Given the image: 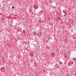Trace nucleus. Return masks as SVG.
Here are the masks:
<instances>
[{
	"mask_svg": "<svg viewBox=\"0 0 76 76\" xmlns=\"http://www.w3.org/2000/svg\"><path fill=\"white\" fill-rule=\"evenodd\" d=\"M23 32L24 34H25V31L23 30Z\"/></svg>",
	"mask_w": 76,
	"mask_h": 76,
	"instance_id": "nucleus-1",
	"label": "nucleus"
},
{
	"mask_svg": "<svg viewBox=\"0 0 76 76\" xmlns=\"http://www.w3.org/2000/svg\"><path fill=\"white\" fill-rule=\"evenodd\" d=\"M59 63H60V64H62V63H61V62H59Z\"/></svg>",
	"mask_w": 76,
	"mask_h": 76,
	"instance_id": "nucleus-2",
	"label": "nucleus"
},
{
	"mask_svg": "<svg viewBox=\"0 0 76 76\" xmlns=\"http://www.w3.org/2000/svg\"><path fill=\"white\" fill-rule=\"evenodd\" d=\"M12 9H14V8H15V7H12Z\"/></svg>",
	"mask_w": 76,
	"mask_h": 76,
	"instance_id": "nucleus-3",
	"label": "nucleus"
},
{
	"mask_svg": "<svg viewBox=\"0 0 76 76\" xmlns=\"http://www.w3.org/2000/svg\"><path fill=\"white\" fill-rule=\"evenodd\" d=\"M73 62H72V64H73Z\"/></svg>",
	"mask_w": 76,
	"mask_h": 76,
	"instance_id": "nucleus-4",
	"label": "nucleus"
},
{
	"mask_svg": "<svg viewBox=\"0 0 76 76\" xmlns=\"http://www.w3.org/2000/svg\"><path fill=\"white\" fill-rule=\"evenodd\" d=\"M1 72H2V69H1Z\"/></svg>",
	"mask_w": 76,
	"mask_h": 76,
	"instance_id": "nucleus-5",
	"label": "nucleus"
},
{
	"mask_svg": "<svg viewBox=\"0 0 76 76\" xmlns=\"http://www.w3.org/2000/svg\"><path fill=\"white\" fill-rule=\"evenodd\" d=\"M2 69H4V68L2 67Z\"/></svg>",
	"mask_w": 76,
	"mask_h": 76,
	"instance_id": "nucleus-6",
	"label": "nucleus"
},
{
	"mask_svg": "<svg viewBox=\"0 0 76 76\" xmlns=\"http://www.w3.org/2000/svg\"><path fill=\"white\" fill-rule=\"evenodd\" d=\"M34 35H35V34H34Z\"/></svg>",
	"mask_w": 76,
	"mask_h": 76,
	"instance_id": "nucleus-7",
	"label": "nucleus"
}]
</instances>
